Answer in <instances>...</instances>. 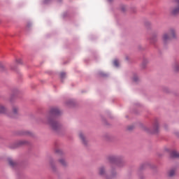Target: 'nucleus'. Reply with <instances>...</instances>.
<instances>
[{
  "label": "nucleus",
  "instance_id": "nucleus-21",
  "mask_svg": "<svg viewBox=\"0 0 179 179\" xmlns=\"http://www.w3.org/2000/svg\"><path fill=\"white\" fill-rule=\"evenodd\" d=\"M120 164H122V162H120Z\"/></svg>",
  "mask_w": 179,
  "mask_h": 179
},
{
  "label": "nucleus",
  "instance_id": "nucleus-6",
  "mask_svg": "<svg viewBox=\"0 0 179 179\" xmlns=\"http://www.w3.org/2000/svg\"><path fill=\"white\" fill-rule=\"evenodd\" d=\"M52 114H55L56 115L59 114V109L58 108H53L51 110Z\"/></svg>",
  "mask_w": 179,
  "mask_h": 179
},
{
  "label": "nucleus",
  "instance_id": "nucleus-3",
  "mask_svg": "<svg viewBox=\"0 0 179 179\" xmlns=\"http://www.w3.org/2000/svg\"><path fill=\"white\" fill-rule=\"evenodd\" d=\"M171 15H178L179 13V0H177V6L171 8Z\"/></svg>",
  "mask_w": 179,
  "mask_h": 179
},
{
  "label": "nucleus",
  "instance_id": "nucleus-7",
  "mask_svg": "<svg viewBox=\"0 0 179 179\" xmlns=\"http://www.w3.org/2000/svg\"><path fill=\"white\" fill-rule=\"evenodd\" d=\"M6 113V108L3 105H0V114H5Z\"/></svg>",
  "mask_w": 179,
  "mask_h": 179
},
{
  "label": "nucleus",
  "instance_id": "nucleus-22",
  "mask_svg": "<svg viewBox=\"0 0 179 179\" xmlns=\"http://www.w3.org/2000/svg\"><path fill=\"white\" fill-rule=\"evenodd\" d=\"M109 1H111V0H108Z\"/></svg>",
  "mask_w": 179,
  "mask_h": 179
},
{
  "label": "nucleus",
  "instance_id": "nucleus-13",
  "mask_svg": "<svg viewBox=\"0 0 179 179\" xmlns=\"http://www.w3.org/2000/svg\"><path fill=\"white\" fill-rule=\"evenodd\" d=\"M154 133L156 134V132H157V131L159 130V123L156 122L155 124H154Z\"/></svg>",
  "mask_w": 179,
  "mask_h": 179
},
{
  "label": "nucleus",
  "instance_id": "nucleus-16",
  "mask_svg": "<svg viewBox=\"0 0 179 179\" xmlns=\"http://www.w3.org/2000/svg\"><path fill=\"white\" fill-rule=\"evenodd\" d=\"M113 65L115 66H118V65H120V62H118V60H114Z\"/></svg>",
  "mask_w": 179,
  "mask_h": 179
},
{
  "label": "nucleus",
  "instance_id": "nucleus-2",
  "mask_svg": "<svg viewBox=\"0 0 179 179\" xmlns=\"http://www.w3.org/2000/svg\"><path fill=\"white\" fill-rule=\"evenodd\" d=\"M48 124L54 131H58L59 129V123L54 120H49Z\"/></svg>",
  "mask_w": 179,
  "mask_h": 179
},
{
  "label": "nucleus",
  "instance_id": "nucleus-14",
  "mask_svg": "<svg viewBox=\"0 0 179 179\" xmlns=\"http://www.w3.org/2000/svg\"><path fill=\"white\" fill-rule=\"evenodd\" d=\"M173 69H174V71H177L179 70V64H178V62H176V63H175V64H173Z\"/></svg>",
  "mask_w": 179,
  "mask_h": 179
},
{
  "label": "nucleus",
  "instance_id": "nucleus-12",
  "mask_svg": "<svg viewBox=\"0 0 179 179\" xmlns=\"http://www.w3.org/2000/svg\"><path fill=\"white\" fill-rule=\"evenodd\" d=\"M59 162L60 163V164H62V166H66L67 163H66V161L64 159H60L59 160Z\"/></svg>",
  "mask_w": 179,
  "mask_h": 179
},
{
  "label": "nucleus",
  "instance_id": "nucleus-5",
  "mask_svg": "<svg viewBox=\"0 0 179 179\" xmlns=\"http://www.w3.org/2000/svg\"><path fill=\"white\" fill-rule=\"evenodd\" d=\"M79 136H80V138L81 139L84 145H86V143H87V141H86V138H85V136L83 135V133H80L79 134Z\"/></svg>",
  "mask_w": 179,
  "mask_h": 179
},
{
  "label": "nucleus",
  "instance_id": "nucleus-17",
  "mask_svg": "<svg viewBox=\"0 0 179 179\" xmlns=\"http://www.w3.org/2000/svg\"><path fill=\"white\" fill-rule=\"evenodd\" d=\"M121 10H122L123 12H125V10H127V7L124 6H122Z\"/></svg>",
  "mask_w": 179,
  "mask_h": 179
},
{
  "label": "nucleus",
  "instance_id": "nucleus-15",
  "mask_svg": "<svg viewBox=\"0 0 179 179\" xmlns=\"http://www.w3.org/2000/svg\"><path fill=\"white\" fill-rule=\"evenodd\" d=\"M8 163H9L10 166H15V164H16V163L10 159H8Z\"/></svg>",
  "mask_w": 179,
  "mask_h": 179
},
{
  "label": "nucleus",
  "instance_id": "nucleus-23",
  "mask_svg": "<svg viewBox=\"0 0 179 179\" xmlns=\"http://www.w3.org/2000/svg\"><path fill=\"white\" fill-rule=\"evenodd\" d=\"M0 65H1V62H0Z\"/></svg>",
  "mask_w": 179,
  "mask_h": 179
},
{
  "label": "nucleus",
  "instance_id": "nucleus-8",
  "mask_svg": "<svg viewBox=\"0 0 179 179\" xmlns=\"http://www.w3.org/2000/svg\"><path fill=\"white\" fill-rule=\"evenodd\" d=\"M168 176L169 177H174V176H176V170L171 169V171H169V172L168 173Z\"/></svg>",
  "mask_w": 179,
  "mask_h": 179
},
{
  "label": "nucleus",
  "instance_id": "nucleus-1",
  "mask_svg": "<svg viewBox=\"0 0 179 179\" xmlns=\"http://www.w3.org/2000/svg\"><path fill=\"white\" fill-rule=\"evenodd\" d=\"M176 38H177V33L174 29H171L169 32L162 35V41L164 44L169 43L171 40H176Z\"/></svg>",
  "mask_w": 179,
  "mask_h": 179
},
{
  "label": "nucleus",
  "instance_id": "nucleus-20",
  "mask_svg": "<svg viewBox=\"0 0 179 179\" xmlns=\"http://www.w3.org/2000/svg\"><path fill=\"white\" fill-rule=\"evenodd\" d=\"M17 62L18 64H22V60H21V59H18V60L17 61Z\"/></svg>",
  "mask_w": 179,
  "mask_h": 179
},
{
  "label": "nucleus",
  "instance_id": "nucleus-9",
  "mask_svg": "<svg viewBox=\"0 0 179 179\" xmlns=\"http://www.w3.org/2000/svg\"><path fill=\"white\" fill-rule=\"evenodd\" d=\"M171 157H179V153L177 151H172L171 152Z\"/></svg>",
  "mask_w": 179,
  "mask_h": 179
},
{
  "label": "nucleus",
  "instance_id": "nucleus-10",
  "mask_svg": "<svg viewBox=\"0 0 179 179\" xmlns=\"http://www.w3.org/2000/svg\"><path fill=\"white\" fill-rule=\"evenodd\" d=\"M105 173H106V169H104V167L101 166V168H99L100 176H104Z\"/></svg>",
  "mask_w": 179,
  "mask_h": 179
},
{
  "label": "nucleus",
  "instance_id": "nucleus-11",
  "mask_svg": "<svg viewBox=\"0 0 179 179\" xmlns=\"http://www.w3.org/2000/svg\"><path fill=\"white\" fill-rule=\"evenodd\" d=\"M13 113L14 115L17 114V113H19V107L13 106Z\"/></svg>",
  "mask_w": 179,
  "mask_h": 179
},
{
  "label": "nucleus",
  "instance_id": "nucleus-18",
  "mask_svg": "<svg viewBox=\"0 0 179 179\" xmlns=\"http://www.w3.org/2000/svg\"><path fill=\"white\" fill-rule=\"evenodd\" d=\"M65 75H66L65 73H61L60 76H61L62 78H64Z\"/></svg>",
  "mask_w": 179,
  "mask_h": 179
},
{
  "label": "nucleus",
  "instance_id": "nucleus-19",
  "mask_svg": "<svg viewBox=\"0 0 179 179\" xmlns=\"http://www.w3.org/2000/svg\"><path fill=\"white\" fill-rule=\"evenodd\" d=\"M138 77L137 76H136V77H134V78H133V80H134V82H138Z\"/></svg>",
  "mask_w": 179,
  "mask_h": 179
},
{
  "label": "nucleus",
  "instance_id": "nucleus-4",
  "mask_svg": "<svg viewBox=\"0 0 179 179\" xmlns=\"http://www.w3.org/2000/svg\"><path fill=\"white\" fill-rule=\"evenodd\" d=\"M108 160L110 162V163H115L117 166L121 167V165H120V162H118V159H117V157L111 156L108 157Z\"/></svg>",
  "mask_w": 179,
  "mask_h": 179
}]
</instances>
